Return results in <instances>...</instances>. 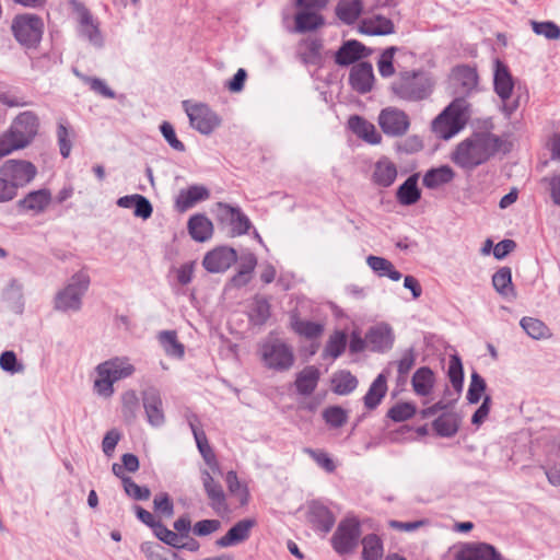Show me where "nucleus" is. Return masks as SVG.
Listing matches in <instances>:
<instances>
[{
    "label": "nucleus",
    "instance_id": "obj_4",
    "mask_svg": "<svg viewBox=\"0 0 560 560\" xmlns=\"http://www.w3.org/2000/svg\"><path fill=\"white\" fill-rule=\"evenodd\" d=\"M467 102L464 98L454 100L432 121V131L436 137L448 140L457 135L466 125Z\"/></svg>",
    "mask_w": 560,
    "mask_h": 560
},
{
    "label": "nucleus",
    "instance_id": "obj_12",
    "mask_svg": "<svg viewBox=\"0 0 560 560\" xmlns=\"http://www.w3.org/2000/svg\"><path fill=\"white\" fill-rule=\"evenodd\" d=\"M39 127V119L34 112L26 110L20 113L11 124L8 132L15 143L21 148L27 147L35 136Z\"/></svg>",
    "mask_w": 560,
    "mask_h": 560
},
{
    "label": "nucleus",
    "instance_id": "obj_3",
    "mask_svg": "<svg viewBox=\"0 0 560 560\" xmlns=\"http://www.w3.org/2000/svg\"><path fill=\"white\" fill-rule=\"evenodd\" d=\"M94 392L104 398L114 394V383L131 376L136 369L127 357H115L100 363L96 368Z\"/></svg>",
    "mask_w": 560,
    "mask_h": 560
},
{
    "label": "nucleus",
    "instance_id": "obj_64",
    "mask_svg": "<svg viewBox=\"0 0 560 560\" xmlns=\"http://www.w3.org/2000/svg\"><path fill=\"white\" fill-rule=\"evenodd\" d=\"M416 363V352L412 348L404 351L401 358L397 361V371L400 377L406 376Z\"/></svg>",
    "mask_w": 560,
    "mask_h": 560
},
{
    "label": "nucleus",
    "instance_id": "obj_7",
    "mask_svg": "<svg viewBox=\"0 0 560 560\" xmlns=\"http://www.w3.org/2000/svg\"><path fill=\"white\" fill-rule=\"evenodd\" d=\"M259 353L264 365L278 372L290 370L295 360L292 347L278 338L265 340Z\"/></svg>",
    "mask_w": 560,
    "mask_h": 560
},
{
    "label": "nucleus",
    "instance_id": "obj_53",
    "mask_svg": "<svg viewBox=\"0 0 560 560\" xmlns=\"http://www.w3.org/2000/svg\"><path fill=\"white\" fill-rule=\"evenodd\" d=\"M154 535L164 544L173 547V548H186L185 545L182 542V537L171 529H168L165 525H163L161 522H158L154 529Z\"/></svg>",
    "mask_w": 560,
    "mask_h": 560
},
{
    "label": "nucleus",
    "instance_id": "obj_43",
    "mask_svg": "<svg viewBox=\"0 0 560 560\" xmlns=\"http://www.w3.org/2000/svg\"><path fill=\"white\" fill-rule=\"evenodd\" d=\"M362 558L363 560H381L383 556V544L375 534H369L362 539Z\"/></svg>",
    "mask_w": 560,
    "mask_h": 560
},
{
    "label": "nucleus",
    "instance_id": "obj_48",
    "mask_svg": "<svg viewBox=\"0 0 560 560\" xmlns=\"http://www.w3.org/2000/svg\"><path fill=\"white\" fill-rule=\"evenodd\" d=\"M525 332L533 339H542L549 336V329L544 322L533 317H523L520 323Z\"/></svg>",
    "mask_w": 560,
    "mask_h": 560
},
{
    "label": "nucleus",
    "instance_id": "obj_50",
    "mask_svg": "<svg viewBox=\"0 0 560 560\" xmlns=\"http://www.w3.org/2000/svg\"><path fill=\"white\" fill-rule=\"evenodd\" d=\"M249 316L255 324H265L270 316L268 301L265 298H255L249 310Z\"/></svg>",
    "mask_w": 560,
    "mask_h": 560
},
{
    "label": "nucleus",
    "instance_id": "obj_35",
    "mask_svg": "<svg viewBox=\"0 0 560 560\" xmlns=\"http://www.w3.org/2000/svg\"><path fill=\"white\" fill-rule=\"evenodd\" d=\"M387 393V381L384 373H381L371 384L368 393L363 397L364 406L366 409H375L385 397Z\"/></svg>",
    "mask_w": 560,
    "mask_h": 560
},
{
    "label": "nucleus",
    "instance_id": "obj_19",
    "mask_svg": "<svg viewBox=\"0 0 560 560\" xmlns=\"http://www.w3.org/2000/svg\"><path fill=\"white\" fill-rule=\"evenodd\" d=\"M52 195L47 188L32 190L18 201V208L23 212L38 215L47 210L51 203Z\"/></svg>",
    "mask_w": 560,
    "mask_h": 560
},
{
    "label": "nucleus",
    "instance_id": "obj_37",
    "mask_svg": "<svg viewBox=\"0 0 560 560\" xmlns=\"http://www.w3.org/2000/svg\"><path fill=\"white\" fill-rule=\"evenodd\" d=\"M415 393L419 396H429L434 386V374L428 366L418 369L411 380Z\"/></svg>",
    "mask_w": 560,
    "mask_h": 560
},
{
    "label": "nucleus",
    "instance_id": "obj_57",
    "mask_svg": "<svg viewBox=\"0 0 560 560\" xmlns=\"http://www.w3.org/2000/svg\"><path fill=\"white\" fill-rule=\"evenodd\" d=\"M306 453L326 472H334L336 464L329 454L323 450L305 448Z\"/></svg>",
    "mask_w": 560,
    "mask_h": 560
},
{
    "label": "nucleus",
    "instance_id": "obj_49",
    "mask_svg": "<svg viewBox=\"0 0 560 560\" xmlns=\"http://www.w3.org/2000/svg\"><path fill=\"white\" fill-rule=\"evenodd\" d=\"M447 375L454 389L459 394L464 384V370L462 360L457 354H453L450 358Z\"/></svg>",
    "mask_w": 560,
    "mask_h": 560
},
{
    "label": "nucleus",
    "instance_id": "obj_9",
    "mask_svg": "<svg viewBox=\"0 0 560 560\" xmlns=\"http://www.w3.org/2000/svg\"><path fill=\"white\" fill-rule=\"evenodd\" d=\"M360 536L361 526L358 518L346 517L340 521L331 536V546L339 556L350 555L358 547Z\"/></svg>",
    "mask_w": 560,
    "mask_h": 560
},
{
    "label": "nucleus",
    "instance_id": "obj_45",
    "mask_svg": "<svg viewBox=\"0 0 560 560\" xmlns=\"http://www.w3.org/2000/svg\"><path fill=\"white\" fill-rule=\"evenodd\" d=\"M347 347V335L343 331H335L326 342L324 357L339 358Z\"/></svg>",
    "mask_w": 560,
    "mask_h": 560
},
{
    "label": "nucleus",
    "instance_id": "obj_60",
    "mask_svg": "<svg viewBox=\"0 0 560 560\" xmlns=\"http://www.w3.org/2000/svg\"><path fill=\"white\" fill-rule=\"evenodd\" d=\"M140 551L147 560H167L166 549L158 542L144 541L140 545Z\"/></svg>",
    "mask_w": 560,
    "mask_h": 560
},
{
    "label": "nucleus",
    "instance_id": "obj_41",
    "mask_svg": "<svg viewBox=\"0 0 560 560\" xmlns=\"http://www.w3.org/2000/svg\"><path fill=\"white\" fill-rule=\"evenodd\" d=\"M158 340L168 357L182 359L185 353L184 345L178 341L175 330H163L158 335Z\"/></svg>",
    "mask_w": 560,
    "mask_h": 560
},
{
    "label": "nucleus",
    "instance_id": "obj_32",
    "mask_svg": "<svg viewBox=\"0 0 560 560\" xmlns=\"http://www.w3.org/2000/svg\"><path fill=\"white\" fill-rule=\"evenodd\" d=\"M319 371L313 365L304 368L295 380V388L300 395L310 396L316 388L319 381Z\"/></svg>",
    "mask_w": 560,
    "mask_h": 560
},
{
    "label": "nucleus",
    "instance_id": "obj_2",
    "mask_svg": "<svg viewBox=\"0 0 560 560\" xmlns=\"http://www.w3.org/2000/svg\"><path fill=\"white\" fill-rule=\"evenodd\" d=\"M434 82L423 70H405L389 85L392 94L406 102H420L428 98L433 91Z\"/></svg>",
    "mask_w": 560,
    "mask_h": 560
},
{
    "label": "nucleus",
    "instance_id": "obj_52",
    "mask_svg": "<svg viewBox=\"0 0 560 560\" xmlns=\"http://www.w3.org/2000/svg\"><path fill=\"white\" fill-rule=\"evenodd\" d=\"M487 388L483 377L474 371L470 376V384L467 390V400L469 404H477L481 399V395Z\"/></svg>",
    "mask_w": 560,
    "mask_h": 560
},
{
    "label": "nucleus",
    "instance_id": "obj_29",
    "mask_svg": "<svg viewBox=\"0 0 560 560\" xmlns=\"http://www.w3.org/2000/svg\"><path fill=\"white\" fill-rule=\"evenodd\" d=\"M299 12L295 14V26L294 32L296 33H307L311 31H315L324 24L323 16L314 10H307L303 8H299Z\"/></svg>",
    "mask_w": 560,
    "mask_h": 560
},
{
    "label": "nucleus",
    "instance_id": "obj_51",
    "mask_svg": "<svg viewBox=\"0 0 560 560\" xmlns=\"http://www.w3.org/2000/svg\"><path fill=\"white\" fill-rule=\"evenodd\" d=\"M533 32L537 35L544 36L549 40H557L560 38V26L552 21H530Z\"/></svg>",
    "mask_w": 560,
    "mask_h": 560
},
{
    "label": "nucleus",
    "instance_id": "obj_36",
    "mask_svg": "<svg viewBox=\"0 0 560 560\" xmlns=\"http://www.w3.org/2000/svg\"><path fill=\"white\" fill-rule=\"evenodd\" d=\"M290 326L295 334L307 339L317 338L324 331L322 324L302 319L295 313L290 316Z\"/></svg>",
    "mask_w": 560,
    "mask_h": 560
},
{
    "label": "nucleus",
    "instance_id": "obj_61",
    "mask_svg": "<svg viewBox=\"0 0 560 560\" xmlns=\"http://www.w3.org/2000/svg\"><path fill=\"white\" fill-rule=\"evenodd\" d=\"M160 131L172 149L178 152L185 151V144L177 139L174 127L168 121H163Z\"/></svg>",
    "mask_w": 560,
    "mask_h": 560
},
{
    "label": "nucleus",
    "instance_id": "obj_27",
    "mask_svg": "<svg viewBox=\"0 0 560 560\" xmlns=\"http://www.w3.org/2000/svg\"><path fill=\"white\" fill-rule=\"evenodd\" d=\"M210 192L202 185H192L187 189H182L176 198L175 205L178 211L184 212L192 208L198 201L208 199Z\"/></svg>",
    "mask_w": 560,
    "mask_h": 560
},
{
    "label": "nucleus",
    "instance_id": "obj_1",
    "mask_svg": "<svg viewBox=\"0 0 560 560\" xmlns=\"http://www.w3.org/2000/svg\"><path fill=\"white\" fill-rule=\"evenodd\" d=\"M501 145L502 141L497 135L489 131L474 132L455 147L451 160L458 167L471 171L486 163Z\"/></svg>",
    "mask_w": 560,
    "mask_h": 560
},
{
    "label": "nucleus",
    "instance_id": "obj_25",
    "mask_svg": "<svg viewBox=\"0 0 560 560\" xmlns=\"http://www.w3.org/2000/svg\"><path fill=\"white\" fill-rule=\"evenodd\" d=\"M456 560H502V556L492 545L479 542L458 552Z\"/></svg>",
    "mask_w": 560,
    "mask_h": 560
},
{
    "label": "nucleus",
    "instance_id": "obj_34",
    "mask_svg": "<svg viewBox=\"0 0 560 560\" xmlns=\"http://www.w3.org/2000/svg\"><path fill=\"white\" fill-rule=\"evenodd\" d=\"M455 177V172L448 165L431 168L425 172L422 183L427 188L435 189L442 185L451 183Z\"/></svg>",
    "mask_w": 560,
    "mask_h": 560
},
{
    "label": "nucleus",
    "instance_id": "obj_18",
    "mask_svg": "<svg viewBox=\"0 0 560 560\" xmlns=\"http://www.w3.org/2000/svg\"><path fill=\"white\" fill-rule=\"evenodd\" d=\"M256 524L254 518H243L236 522L224 536L215 541V545L220 548H229L246 541Z\"/></svg>",
    "mask_w": 560,
    "mask_h": 560
},
{
    "label": "nucleus",
    "instance_id": "obj_11",
    "mask_svg": "<svg viewBox=\"0 0 560 560\" xmlns=\"http://www.w3.org/2000/svg\"><path fill=\"white\" fill-rule=\"evenodd\" d=\"M183 107L190 126L202 135L212 133L221 124L220 117L207 104H190L189 101H184Z\"/></svg>",
    "mask_w": 560,
    "mask_h": 560
},
{
    "label": "nucleus",
    "instance_id": "obj_23",
    "mask_svg": "<svg viewBox=\"0 0 560 560\" xmlns=\"http://www.w3.org/2000/svg\"><path fill=\"white\" fill-rule=\"evenodd\" d=\"M307 520L316 529L324 533H328L336 521L331 511L318 501L308 504Z\"/></svg>",
    "mask_w": 560,
    "mask_h": 560
},
{
    "label": "nucleus",
    "instance_id": "obj_59",
    "mask_svg": "<svg viewBox=\"0 0 560 560\" xmlns=\"http://www.w3.org/2000/svg\"><path fill=\"white\" fill-rule=\"evenodd\" d=\"M122 486L126 494L135 500L143 501L150 498V489L137 485L130 477L122 478Z\"/></svg>",
    "mask_w": 560,
    "mask_h": 560
},
{
    "label": "nucleus",
    "instance_id": "obj_46",
    "mask_svg": "<svg viewBox=\"0 0 560 560\" xmlns=\"http://www.w3.org/2000/svg\"><path fill=\"white\" fill-rule=\"evenodd\" d=\"M492 284L497 292L503 296H509L510 293H513L511 269L509 267L500 268L492 276Z\"/></svg>",
    "mask_w": 560,
    "mask_h": 560
},
{
    "label": "nucleus",
    "instance_id": "obj_62",
    "mask_svg": "<svg viewBox=\"0 0 560 560\" xmlns=\"http://www.w3.org/2000/svg\"><path fill=\"white\" fill-rule=\"evenodd\" d=\"M138 397L133 390L126 392L122 396V413L129 421L136 418Z\"/></svg>",
    "mask_w": 560,
    "mask_h": 560
},
{
    "label": "nucleus",
    "instance_id": "obj_26",
    "mask_svg": "<svg viewBox=\"0 0 560 560\" xmlns=\"http://www.w3.org/2000/svg\"><path fill=\"white\" fill-rule=\"evenodd\" d=\"M348 127L368 143L378 144L382 141V136L377 132L375 126L361 116H351L348 120Z\"/></svg>",
    "mask_w": 560,
    "mask_h": 560
},
{
    "label": "nucleus",
    "instance_id": "obj_39",
    "mask_svg": "<svg viewBox=\"0 0 560 560\" xmlns=\"http://www.w3.org/2000/svg\"><path fill=\"white\" fill-rule=\"evenodd\" d=\"M420 197L417 174L409 176L397 189V199L404 206L415 205Z\"/></svg>",
    "mask_w": 560,
    "mask_h": 560
},
{
    "label": "nucleus",
    "instance_id": "obj_63",
    "mask_svg": "<svg viewBox=\"0 0 560 560\" xmlns=\"http://www.w3.org/2000/svg\"><path fill=\"white\" fill-rule=\"evenodd\" d=\"M423 148L422 139L419 136H409L396 144V150L401 153L412 154Z\"/></svg>",
    "mask_w": 560,
    "mask_h": 560
},
{
    "label": "nucleus",
    "instance_id": "obj_44",
    "mask_svg": "<svg viewBox=\"0 0 560 560\" xmlns=\"http://www.w3.org/2000/svg\"><path fill=\"white\" fill-rule=\"evenodd\" d=\"M334 392L338 395H348L358 386V380L348 371L335 374L332 378Z\"/></svg>",
    "mask_w": 560,
    "mask_h": 560
},
{
    "label": "nucleus",
    "instance_id": "obj_38",
    "mask_svg": "<svg viewBox=\"0 0 560 560\" xmlns=\"http://www.w3.org/2000/svg\"><path fill=\"white\" fill-rule=\"evenodd\" d=\"M397 177V167L388 159L380 160L374 167L373 180L382 187H389Z\"/></svg>",
    "mask_w": 560,
    "mask_h": 560
},
{
    "label": "nucleus",
    "instance_id": "obj_28",
    "mask_svg": "<svg viewBox=\"0 0 560 560\" xmlns=\"http://www.w3.org/2000/svg\"><path fill=\"white\" fill-rule=\"evenodd\" d=\"M366 47L355 39H350L337 50L335 61L339 66H349L364 56Z\"/></svg>",
    "mask_w": 560,
    "mask_h": 560
},
{
    "label": "nucleus",
    "instance_id": "obj_54",
    "mask_svg": "<svg viewBox=\"0 0 560 560\" xmlns=\"http://www.w3.org/2000/svg\"><path fill=\"white\" fill-rule=\"evenodd\" d=\"M225 482H226L229 491L238 498L241 504L244 505L248 502V497H249L248 490L245 486H243L240 482L235 471H233V470L228 471V474L225 476Z\"/></svg>",
    "mask_w": 560,
    "mask_h": 560
},
{
    "label": "nucleus",
    "instance_id": "obj_24",
    "mask_svg": "<svg viewBox=\"0 0 560 560\" xmlns=\"http://www.w3.org/2000/svg\"><path fill=\"white\" fill-rule=\"evenodd\" d=\"M452 80L458 93L468 95L477 89L478 73L469 66H458L453 69Z\"/></svg>",
    "mask_w": 560,
    "mask_h": 560
},
{
    "label": "nucleus",
    "instance_id": "obj_16",
    "mask_svg": "<svg viewBox=\"0 0 560 560\" xmlns=\"http://www.w3.org/2000/svg\"><path fill=\"white\" fill-rule=\"evenodd\" d=\"M236 261L237 254L234 248L229 246H219L205 255L202 266L211 273H222Z\"/></svg>",
    "mask_w": 560,
    "mask_h": 560
},
{
    "label": "nucleus",
    "instance_id": "obj_30",
    "mask_svg": "<svg viewBox=\"0 0 560 560\" xmlns=\"http://www.w3.org/2000/svg\"><path fill=\"white\" fill-rule=\"evenodd\" d=\"M188 232L192 240L206 242L211 238L213 224L205 214H195L188 220Z\"/></svg>",
    "mask_w": 560,
    "mask_h": 560
},
{
    "label": "nucleus",
    "instance_id": "obj_6",
    "mask_svg": "<svg viewBox=\"0 0 560 560\" xmlns=\"http://www.w3.org/2000/svg\"><path fill=\"white\" fill-rule=\"evenodd\" d=\"M90 285L88 273H74L68 284L55 298V308L60 312H79L82 307V298Z\"/></svg>",
    "mask_w": 560,
    "mask_h": 560
},
{
    "label": "nucleus",
    "instance_id": "obj_8",
    "mask_svg": "<svg viewBox=\"0 0 560 560\" xmlns=\"http://www.w3.org/2000/svg\"><path fill=\"white\" fill-rule=\"evenodd\" d=\"M493 88L502 102V110L505 116H511L520 107V97L512 98L514 79L508 66L500 59L494 60Z\"/></svg>",
    "mask_w": 560,
    "mask_h": 560
},
{
    "label": "nucleus",
    "instance_id": "obj_21",
    "mask_svg": "<svg viewBox=\"0 0 560 560\" xmlns=\"http://www.w3.org/2000/svg\"><path fill=\"white\" fill-rule=\"evenodd\" d=\"M201 480L208 499L210 500V506L219 514L225 512L228 505L222 486L213 479L208 470L201 471Z\"/></svg>",
    "mask_w": 560,
    "mask_h": 560
},
{
    "label": "nucleus",
    "instance_id": "obj_17",
    "mask_svg": "<svg viewBox=\"0 0 560 560\" xmlns=\"http://www.w3.org/2000/svg\"><path fill=\"white\" fill-rule=\"evenodd\" d=\"M142 404L147 416V421L154 428H160L165 423L163 401L159 389L149 387L142 392Z\"/></svg>",
    "mask_w": 560,
    "mask_h": 560
},
{
    "label": "nucleus",
    "instance_id": "obj_56",
    "mask_svg": "<svg viewBox=\"0 0 560 560\" xmlns=\"http://www.w3.org/2000/svg\"><path fill=\"white\" fill-rule=\"evenodd\" d=\"M416 415V407L410 402H401L393 406L387 416L395 422H402L411 419Z\"/></svg>",
    "mask_w": 560,
    "mask_h": 560
},
{
    "label": "nucleus",
    "instance_id": "obj_40",
    "mask_svg": "<svg viewBox=\"0 0 560 560\" xmlns=\"http://www.w3.org/2000/svg\"><path fill=\"white\" fill-rule=\"evenodd\" d=\"M361 0H340L336 7V15L347 25L353 24L362 13Z\"/></svg>",
    "mask_w": 560,
    "mask_h": 560
},
{
    "label": "nucleus",
    "instance_id": "obj_47",
    "mask_svg": "<svg viewBox=\"0 0 560 560\" xmlns=\"http://www.w3.org/2000/svg\"><path fill=\"white\" fill-rule=\"evenodd\" d=\"M74 74L82 81L84 82L85 84H88L90 86V89L105 97V98H115L116 97V93L107 86L106 82L102 79H98V78H93V77H89V75H85V74H82L81 72H79L78 70H74Z\"/></svg>",
    "mask_w": 560,
    "mask_h": 560
},
{
    "label": "nucleus",
    "instance_id": "obj_10",
    "mask_svg": "<svg viewBox=\"0 0 560 560\" xmlns=\"http://www.w3.org/2000/svg\"><path fill=\"white\" fill-rule=\"evenodd\" d=\"M44 23L35 14H21L12 22V32L16 40L25 47H36L43 36Z\"/></svg>",
    "mask_w": 560,
    "mask_h": 560
},
{
    "label": "nucleus",
    "instance_id": "obj_33",
    "mask_svg": "<svg viewBox=\"0 0 560 560\" xmlns=\"http://www.w3.org/2000/svg\"><path fill=\"white\" fill-rule=\"evenodd\" d=\"M360 31L366 35H389L395 32V26L392 20L382 15H375L362 20Z\"/></svg>",
    "mask_w": 560,
    "mask_h": 560
},
{
    "label": "nucleus",
    "instance_id": "obj_58",
    "mask_svg": "<svg viewBox=\"0 0 560 560\" xmlns=\"http://www.w3.org/2000/svg\"><path fill=\"white\" fill-rule=\"evenodd\" d=\"M326 423L332 428H340L347 422V412L341 407L332 406L323 411Z\"/></svg>",
    "mask_w": 560,
    "mask_h": 560
},
{
    "label": "nucleus",
    "instance_id": "obj_14",
    "mask_svg": "<svg viewBox=\"0 0 560 560\" xmlns=\"http://www.w3.org/2000/svg\"><path fill=\"white\" fill-rule=\"evenodd\" d=\"M0 174L18 188L28 185L37 175L36 166L25 160H8L0 167Z\"/></svg>",
    "mask_w": 560,
    "mask_h": 560
},
{
    "label": "nucleus",
    "instance_id": "obj_13",
    "mask_svg": "<svg viewBox=\"0 0 560 560\" xmlns=\"http://www.w3.org/2000/svg\"><path fill=\"white\" fill-rule=\"evenodd\" d=\"M382 131L388 137H402L410 128L408 114L395 106L383 108L377 117Z\"/></svg>",
    "mask_w": 560,
    "mask_h": 560
},
{
    "label": "nucleus",
    "instance_id": "obj_42",
    "mask_svg": "<svg viewBox=\"0 0 560 560\" xmlns=\"http://www.w3.org/2000/svg\"><path fill=\"white\" fill-rule=\"evenodd\" d=\"M459 428V419L456 413L444 412L433 421V429L438 435L451 438L455 435Z\"/></svg>",
    "mask_w": 560,
    "mask_h": 560
},
{
    "label": "nucleus",
    "instance_id": "obj_5",
    "mask_svg": "<svg viewBox=\"0 0 560 560\" xmlns=\"http://www.w3.org/2000/svg\"><path fill=\"white\" fill-rule=\"evenodd\" d=\"M70 7L75 15L78 36L96 49L105 45V36L101 30V23L84 3L70 0Z\"/></svg>",
    "mask_w": 560,
    "mask_h": 560
},
{
    "label": "nucleus",
    "instance_id": "obj_22",
    "mask_svg": "<svg viewBox=\"0 0 560 560\" xmlns=\"http://www.w3.org/2000/svg\"><path fill=\"white\" fill-rule=\"evenodd\" d=\"M366 342L371 349L376 352L389 350L394 343V335L388 324L382 323L373 326L366 334Z\"/></svg>",
    "mask_w": 560,
    "mask_h": 560
},
{
    "label": "nucleus",
    "instance_id": "obj_55",
    "mask_svg": "<svg viewBox=\"0 0 560 560\" xmlns=\"http://www.w3.org/2000/svg\"><path fill=\"white\" fill-rule=\"evenodd\" d=\"M397 51V47H387L381 55L377 61V68L381 77L389 78L395 73L394 68V56Z\"/></svg>",
    "mask_w": 560,
    "mask_h": 560
},
{
    "label": "nucleus",
    "instance_id": "obj_20",
    "mask_svg": "<svg viewBox=\"0 0 560 560\" xmlns=\"http://www.w3.org/2000/svg\"><path fill=\"white\" fill-rule=\"evenodd\" d=\"M375 77L370 62L363 61L354 65L350 70L349 83L360 94L370 92L373 88Z\"/></svg>",
    "mask_w": 560,
    "mask_h": 560
},
{
    "label": "nucleus",
    "instance_id": "obj_15",
    "mask_svg": "<svg viewBox=\"0 0 560 560\" xmlns=\"http://www.w3.org/2000/svg\"><path fill=\"white\" fill-rule=\"evenodd\" d=\"M215 214L219 221L231 226L233 236L246 234L252 228L250 220L238 207L218 202L215 205Z\"/></svg>",
    "mask_w": 560,
    "mask_h": 560
},
{
    "label": "nucleus",
    "instance_id": "obj_31",
    "mask_svg": "<svg viewBox=\"0 0 560 560\" xmlns=\"http://www.w3.org/2000/svg\"><path fill=\"white\" fill-rule=\"evenodd\" d=\"M240 261L238 270L231 279L234 287L241 288L247 284L252 278V273L257 265V258L253 253H244L237 258Z\"/></svg>",
    "mask_w": 560,
    "mask_h": 560
}]
</instances>
